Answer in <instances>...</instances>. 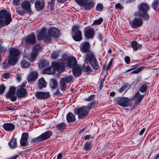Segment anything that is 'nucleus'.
Segmentation results:
<instances>
[{
	"instance_id": "nucleus-9",
	"label": "nucleus",
	"mask_w": 159,
	"mask_h": 159,
	"mask_svg": "<svg viewBox=\"0 0 159 159\" xmlns=\"http://www.w3.org/2000/svg\"><path fill=\"white\" fill-rule=\"evenodd\" d=\"M74 80L73 76L71 75L66 76L64 78L61 79L59 82L61 86V89L62 91H65L66 88V83H69L71 82H73Z\"/></svg>"
},
{
	"instance_id": "nucleus-58",
	"label": "nucleus",
	"mask_w": 159,
	"mask_h": 159,
	"mask_svg": "<svg viewBox=\"0 0 159 159\" xmlns=\"http://www.w3.org/2000/svg\"><path fill=\"white\" fill-rule=\"evenodd\" d=\"M93 137H92V136L91 135H87L84 136V140H86L90 139H93Z\"/></svg>"
},
{
	"instance_id": "nucleus-25",
	"label": "nucleus",
	"mask_w": 159,
	"mask_h": 159,
	"mask_svg": "<svg viewBox=\"0 0 159 159\" xmlns=\"http://www.w3.org/2000/svg\"><path fill=\"white\" fill-rule=\"evenodd\" d=\"M47 30L45 28L43 29L37 35V39L39 40H41L44 39L46 35Z\"/></svg>"
},
{
	"instance_id": "nucleus-55",
	"label": "nucleus",
	"mask_w": 159,
	"mask_h": 159,
	"mask_svg": "<svg viewBox=\"0 0 159 159\" xmlns=\"http://www.w3.org/2000/svg\"><path fill=\"white\" fill-rule=\"evenodd\" d=\"M104 80L103 78L101 79L100 81L99 88L100 89H101L103 86V84L104 82Z\"/></svg>"
},
{
	"instance_id": "nucleus-42",
	"label": "nucleus",
	"mask_w": 159,
	"mask_h": 159,
	"mask_svg": "<svg viewBox=\"0 0 159 159\" xmlns=\"http://www.w3.org/2000/svg\"><path fill=\"white\" fill-rule=\"evenodd\" d=\"M52 36L48 34V33L47 34L44 38L43 39L44 42L46 43H50L51 42Z\"/></svg>"
},
{
	"instance_id": "nucleus-4",
	"label": "nucleus",
	"mask_w": 159,
	"mask_h": 159,
	"mask_svg": "<svg viewBox=\"0 0 159 159\" xmlns=\"http://www.w3.org/2000/svg\"><path fill=\"white\" fill-rule=\"evenodd\" d=\"M113 100L115 103L123 107H130L132 105L131 100L127 97H117L114 98Z\"/></svg>"
},
{
	"instance_id": "nucleus-21",
	"label": "nucleus",
	"mask_w": 159,
	"mask_h": 159,
	"mask_svg": "<svg viewBox=\"0 0 159 159\" xmlns=\"http://www.w3.org/2000/svg\"><path fill=\"white\" fill-rule=\"evenodd\" d=\"M77 63L76 59L74 57H71L67 59V66L72 68L76 65Z\"/></svg>"
},
{
	"instance_id": "nucleus-32",
	"label": "nucleus",
	"mask_w": 159,
	"mask_h": 159,
	"mask_svg": "<svg viewBox=\"0 0 159 159\" xmlns=\"http://www.w3.org/2000/svg\"><path fill=\"white\" fill-rule=\"evenodd\" d=\"M47 83L43 78H41L39 80L38 86L39 89H41L46 86Z\"/></svg>"
},
{
	"instance_id": "nucleus-36",
	"label": "nucleus",
	"mask_w": 159,
	"mask_h": 159,
	"mask_svg": "<svg viewBox=\"0 0 159 159\" xmlns=\"http://www.w3.org/2000/svg\"><path fill=\"white\" fill-rule=\"evenodd\" d=\"M93 68L94 69H98L100 68V66L98 65V62L96 59L94 61L90 63Z\"/></svg>"
},
{
	"instance_id": "nucleus-44",
	"label": "nucleus",
	"mask_w": 159,
	"mask_h": 159,
	"mask_svg": "<svg viewBox=\"0 0 159 159\" xmlns=\"http://www.w3.org/2000/svg\"><path fill=\"white\" fill-rule=\"evenodd\" d=\"M91 143L90 141L86 142L84 145V148L85 150L89 151L90 150L91 147Z\"/></svg>"
},
{
	"instance_id": "nucleus-22",
	"label": "nucleus",
	"mask_w": 159,
	"mask_h": 159,
	"mask_svg": "<svg viewBox=\"0 0 159 159\" xmlns=\"http://www.w3.org/2000/svg\"><path fill=\"white\" fill-rule=\"evenodd\" d=\"M3 129L7 131H12L15 129V125L12 123H6L4 124L3 126Z\"/></svg>"
},
{
	"instance_id": "nucleus-5",
	"label": "nucleus",
	"mask_w": 159,
	"mask_h": 159,
	"mask_svg": "<svg viewBox=\"0 0 159 159\" xmlns=\"http://www.w3.org/2000/svg\"><path fill=\"white\" fill-rule=\"evenodd\" d=\"M20 52L18 49L11 48L9 52L8 63L12 65H15L17 61V57L20 55Z\"/></svg>"
},
{
	"instance_id": "nucleus-52",
	"label": "nucleus",
	"mask_w": 159,
	"mask_h": 159,
	"mask_svg": "<svg viewBox=\"0 0 159 159\" xmlns=\"http://www.w3.org/2000/svg\"><path fill=\"white\" fill-rule=\"evenodd\" d=\"M95 95L92 94L89 96L88 98L85 99V100L86 101H90L93 99L94 98Z\"/></svg>"
},
{
	"instance_id": "nucleus-51",
	"label": "nucleus",
	"mask_w": 159,
	"mask_h": 159,
	"mask_svg": "<svg viewBox=\"0 0 159 159\" xmlns=\"http://www.w3.org/2000/svg\"><path fill=\"white\" fill-rule=\"evenodd\" d=\"M58 55L57 52H54L51 54V57L52 59H56L58 57Z\"/></svg>"
},
{
	"instance_id": "nucleus-16",
	"label": "nucleus",
	"mask_w": 159,
	"mask_h": 159,
	"mask_svg": "<svg viewBox=\"0 0 159 159\" xmlns=\"http://www.w3.org/2000/svg\"><path fill=\"white\" fill-rule=\"evenodd\" d=\"M80 50L83 52H89L90 45L89 42H82L80 46Z\"/></svg>"
},
{
	"instance_id": "nucleus-20",
	"label": "nucleus",
	"mask_w": 159,
	"mask_h": 159,
	"mask_svg": "<svg viewBox=\"0 0 159 159\" xmlns=\"http://www.w3.org/2000/svg\"><path fill=\"white\" fill-rule=\"evenodd\" d=\"M26 43L29 44L33 45L36 43V39L35 34H34L28 36L25 39Z\"/></svg>"
},
{
	"instance_id": "nucleus-62",
	"label": "nucleus",
	"mask_w": 159,
	"mask_h": 159,
	"mask_svg": "<svg viewBox=\"0 0 159 159\" xmlns=\"http://www.w3.org/2000/svg\"><path fill=\"white\" fill-rule=\"evenodd\" d=\"M98 38L99 40L102 41V35L101 33H99L98 34Z\"/></svg>"
},
{
	"instance_id": "nucleus-46",
	"label": "nucleus",
	"mask_w": 159,
	"mask_h": 159,
	"mask_svg": "<svg viewBox=\"0 0 159 159\" xmlns=\"http://www.w3.org/2000/svg\"><path fill=\"white\" fill-rule=\"evenodd\" d=\"M41 48L42 47L39 44H36L34 47L33 51L38 53L41 50Z\"/></svg>"
},
{
	"instance_id": "nucleus-18",
	"label": "nucleus",
	"mask_w": 159,
	"mask_h": 159,
	"mask_svg": "<svg viewBox=\"0 0 159 159\" xmlns=\"http://www.w3.org/2000/svg\"><path fill=\"white\" fill-rule=\"evenodd\" d=\"M49 92H37L35 93V97L38 99H44L49 97Z\"/></svg>"
},
{
	"instance_id": "nucleus-13",
	"label": "nucleus",
	"mask_w": 159,
	"mask_h": 159,
	"mask_svg": "<svg viewBox=\"0 0 159 159\" xmlns=\"http://www.w3.org/2000/svg\"><path fill=\"white\" fill-rule=\"evenodd\" d=\"M27 92L26 89L23 87H19L18 88L16 92L17 97L19 98L25 97L27 94Z\"/></svg>"
},
{
	"instance_id": "nucleus-56",
	"label": "nucleus",
	"mask_w": 159,
	"mask_h": 159,
	"mask_svg": "<svg viewBox=\"0 0 159 159\" xmlns=\"http://www.w3.org/2000/svg\"><path fill=\"white\" fill-rule=\"evenodd\" d=\"M125 60L126 63L129 64L130 61V58L129 56H126L125 58Z\"/></svg>"
},
{
	"instance_id": "nucleus-11",
	"label": "nucleus",
	"mask_w": 159,
	"mask_h": 159,
	"mask_svg": "<svg viewBox=\"0 0 159 159\" xmlns=\"http://www.w3.org/2000/svg\"><path fill=\"white\" fill-rule=\"evenodd\" d=\"M29 137V134L27 133L24 132L22 134L20 141L21 147H26L29 145V142L28 140Z\"/></svg>"
},
{
	"instance_id": "nucleus-60",
	"label": "nucleus",
	"mask_w": 159,
	"mask_h": 159,
	"mask_svg": "<svg viewBox=\"0 0 159 159\" xmlns=\"http://www.w3.org/2000/svg\"><path fill=\"white\" fill-rule=\"evenodd\" d=\"M127 85H124L122 86L120 89V91L122 92L124 91L126 88Z\"/></svg>"
},
{
	"instance_id": "nucleus-63",
	"label": "nucleus",
	"mask_w": 159,
	"mask_h": 159,
	"mask_svg": "<svg viewBox=\"0 0 159 159\" xmlns=\"http://www.w3.org/2000/svg\"><path fill=\"white\" fill-rule=\"evenodd\" d=\"M62 154L61 153H59L58 154V155L57 156V159H61V158H62Z\"/></svg>"
},
{
	"instance_id": "nucleus-12",
	"label": "nucleus",
	"mask_w": 159,
	"mask_h": 159,
	"mask_svg": "<svg viewBox=\"0 0 159 159\" xmlns=\"http://www.w3.org/2000/svg\"><path fill=\"white\" fill-rule=\"evenodd\" d=\"M129 24L133 28H137L140 27L142 25L143 22L142 20L137 18H135L132 21L129 22Z\"/></svg>"
},
{
	"instance_id": "nucleus-49",
	"label": "nucleus",
	"mask_w": 159,
	"mask_h": 159,
	"mask_svg": "<svg viewBox=\"0 0 159 159\" xmlns=\"http://www.w3.org/2000/svg\"><path fill=\"white\" fill-rule=\"evenodd\" d=\"M147 88L148 86L146 84H144L141 87L140 89V91L141 93H144L146 91Z\"/></svg>"
},
{
	"instance_id": "nucleus-38",
	"label": "nucleus",
	"mask_w": 159,
	"mask_h": 159,
	"mask_svg": "<svg viewBox=\"0 0 159 159\" xmlns=\"http://www.w3.org/2000/svg\"><path fill=\"white\" fill-rule=\"evenodd\" d=\"M151 6L152 8L156 11L159 6V0H154Z\"/></svg>"
},
{
	"instance_id": "nucleus-19",
	"label": "nucleus",
	"mask_w": 159,
	"mask_h": 159,
	"mask_svg": "<svg viewBox=\"0 0 159 159\" xmlns=\"http://www.w3.org/2000/svg\"><path fill=\"white\" fill-rule=\"evenodd\" d=\"M48 34L52 37H57L59 35L60 31L58 28H51L48 31Z\"/></svg>"
},
{
	"instance_id": "nucleus-50",
	"label": "nucleus",
	"mask_w": 159,
	"mask_h": 159,
	"mask_svg": "<svg viewBox=\"0 0 159 159\" xmlns=\"http://www.w3.org/2000/svg\"><path fill=\"white\" fill-rule=\"evenodd\" d=\"M6 87L4 84H1L0 85V94L3 93Z\"/></svg>"
},
{
	"instance_id": "nucleus-30",
	"label": "nucleus",
	"mask_w": 159,
	"mask_h": 159,
	"mask_svg": "<svg viewBox=\"0 0 159 159\" xmlns=\"http://www.w3.org/2000/svg\"><path fill=\"white\" fill-rule=\"evenodd\" d=\"M66 124L65 122H62L57 125L55 127L60 132L63 131L66 128Z\"/></svg>"
},
{
	"instance_id": "nucleus-39",
	"label": "nucleus",
	"mask_w": 159,
	"mask_h": 159,
	"mask_svg": "<svg viewBox=\"0 0 159 159\" xmlns=\"http://www.w3.org/2000/svg\"><path fill=\"white\" fill-rule=\"evenodd\" d=\"M83 70L84 71L87 72H90L92 71V68L88 65V63H85L84 65Z\"/></svg>"
},
{
	"instance_id": "nucleus-48",
	"label": "nucleus",
	"mask_w": 159,
	"mask_h": 159,
	"mask_svg": "<svg viewBox=\"0 0 159 159\" xmlns=\"http://www.w3.org/2000/svg\"><path fill=\"white\" fill-rule=\"evenodd\" d=\"M47 62L45 60H42L39 61L40 67H43L46 66Z\"/></svg>"
},
{
	"instance_id": "nucleus-24",
	"label": "nucleus",
	"mask_w": 159,
	"mask_h": 159,
	"mask_svg": "<svg viewBox=\"0 0 159 159\" xmlns=\"http://www.w3.org/2000/svg\"><path fill=\"white\" fill-rule=\"evenodd\" d=\"M38 77V74L36 72L33 71L30 73L28 77L29 82L35 80Z\"/></svg>"
},
{
	"instance_id": "nucleus-54",
	"label": "nucleus",
	"mask_w": 159,
	"mask_h": 159,
	"mask_svg": "<svg viewBox=\"0 0 159 159\" xmlns=\"http://www.w3.org/2000/svg\"><path fill=\"white\" fill-rule=\"evenodd\" d=\"M115 7L116 9H122L123 8V6H122L120 3H117L116 4L115 6Z\"/></svg>"
},
{
	"instance_id": "nucleus-57",
	"label": "nucleus",
	"mask_w": 159,
	"mask_h": 159,
	"mask_svg": "<svg viewBox=\"0 0 159 159\" xmlns=\"http://www.w3.org/2000/svg\"><path fill=\"white\" fill-rule=\"evenodd\" d=\"M53 95H59L60 96L62 95V94L60 93V92L59 91V89L58 88L57 90V91L53 93Z\"/></svg>"
},
{
	"instance_id": "nucleus-29",
	"label": "nucleus",
	"mask_w": 159,
	"mask_h": 159,
	"mask_svg": "<svg viewBox=\"0 0 159 159\" xmlns=\"http://www.w3.org/2000/svg\"><path fill=\"white\" fill-rule=\"evenodd\" d=\"M66 118L67 121L69 123L73 122L76 120L75 116L70 112L67 114Z\"/></svg>"
},
{
	"instance_id": "nucleus-7",
	"label": "nucleus",
	"mask_w": 159,
	"mask_h": 159,
	"mask_svg": "<svg viewBox=\"0 0 159 159\" xmlns=\"http://www.w3.org/2000/svg\"><path fill=\"white\" fill-rule=\"evenodd\" d=\"M80 26L75 25L72 28V35L73 39L76 41H80L82 39L81 31L79 30Z\"/></svg>"
},
{
	"instance_id": "nucleus-64",
	"label": "nucleus",
	"mask_w": 159,
	"mask_h": 159,
	"mask_svg": "<svg viewBox=\"0 0 159 159\" xmlns=\"http://www.w3.org/2000/svg\"><path fill=\"white\" fill-rule=\"evenodd\" d=\"M19 156L18 155H16L7 159H16Z\"/></svg>"
},
{
	"instance_id": "nucleus-14",
	"label": "nucleus",
	"mask_w": 159,
	"mask_h": 159,
	"mask_svg": "<svg viewBox=\"0 0 159 159\" xmlns=\"http://www.w3.org/2000/svg\"><path fill=\"white\" fill-rule=\"evenodd\" d=\"M79 5L82 7H84V8L86 10L89 11L93 8L94 7V2L93 1H90L88 2H84L83 4H79Z\"/></svg>"
},
{
	"instance_id": "nucleus-23",
	"label": "nucleus",
	"mask_w": 159,
	"mask_h": 159,
	"mask_svg": "<svg viewBox=\"0 0 159 159\" xmlns=\"http://www.w3.org/2000/svg\"><path fill=\"white\" fill-rule=\"evenodd\" d=\"M94 54L92 52H89L86 55V60L88 61L90 63L96 59Z\"/></svg>"
},
{
	"instance_id": "nucleus-34",
	"label": "nucleus",
	"mask_w": 159,
	"mask_h": 159,
	"mask_svg": "<svg viewBox=\"0 0 159 159\" xmlns=\"http://www.w3.org/2000/svg\"><path fill=\"white\" fill-rule=\"evenodd\" d=\"M17 144L16 139L14 138H12L10 142L8 143V145L11 148H15Z\"/></svg>"
},
{
	"instance_id": "nucleus-6",
	"label": "nucleus",
	"mask_w": 159,
	"mask_h": 159,
	"mask_svg": "<svg viewBox=\"0 0 159 159\" xmlns=\"http://www.w3.org/2000/svg\"><path fill=\"white\" fill-rule=\"evenodd\" d=\"M52 134V132L48 130L43 133L35 138L33 139L30 141V143L33 144H37L39 143L46 140L48 139Z\"/></svg>"
},
{
	"instance_id": "nucleus-1",
	"label": "nucleus",
	"mask_w": 159,
	"mask_h": 159,
	"mask_svg": "<svg viewBox=\"0 0 159 159\" xmlns=\"http://www.w3.org/2000/svg\"><path fill=\"white\" fill-rule=\"evenodd\" d=\"M138 7L139 11L135 12V16L143 18L145 20H149V16L148 12L150 9L149 6L145 3L142 2L139 4Z\"/></svg>"
},
{
	"instance_id": "nucleus-53",
	"label": "nucleus",
	"mask_w": 159,
	"mask_h": 159,
	"mask_svg": "<svg viewBox=\"0 0 159 159\" xmlns=\"http://www.w3.org/2000/svg\"><path fill=\"white\" fill-rule=\"evenodd\" d=\"M142 70V69L141 68H138L137 69L135 70L132 72H131V73L132 74H137L140 72Z\"/></svg>"
},
{
	"instance_id": "nucleus-28",
	"label": "nucleus",
	"mask_w": 159,
	"mask_h": 159,
	"mask_svg": "<svg viewBox=\"0 0 159 159\" xmlns=\"http://www.w3.org/2000/svg\"><path fill=\"white\" fill-rule=\"evenodd\" d=\"M81 69L80 67L78 66L74 67L72 70L73 74L75 77L80 76L81 75Z\"/></svg>"
},
{
	"instance_id": "nucleus-33",
	"label": "nucleus",
	"mask_w": 159,
	"mask_h": 159,
	"mask_svg": "<svg viewBox=\"0 0 159 159\" xmlns=\"http://www.w3.org/2000/svg\"><path fill=\"white\" fill-rule=\"evenodd\" d=\"M131 45L133 50L135 51H137L139 48L140 49L142 47L141 45L138 43L136 41H132Z\"/></svg>"
},
{
	"instance_id": "nucleus-31",
	"label": "nucleus",
	"mask_w": 159,
	"mask_h": 159,
	"mask_svg": "<svg viewBox=\"0 0 159 159\" xmlns=\"http://www.w3.org/2000/svg\"><path fill=\"white\" fill-rule=\"evenodd\" d=\"M143 97V95H141L139 92L137 93L134 97L135 100V103H138L140 102Z\"/></svg>"
},
{
	"instance_id": "nucleus-17",
	"label": "nucleus",
	"mask_w": 159,
	"mask_h": 159,
	"mask_svg": "<svg viewBox=\"0 0 159 159\" xmlns=\"http://www.w3.org/2000/svg\"><path fill=\"white\" fill-rule=\"evenodd\" d=\"M94 31L91 28L87 29L84 32L85 38L87 39H93L94 38Z\"/></svg>"
},
{
	"instance_id": "nucleus-27",
	"label": "nucleus",
	"mask_w": 159,
	"mask_h": 159,
	"mask_svg": "<svg viewBox=\"0 0 159 159\" xmlns=\"http://www.w3.org/2000/svg\"><path fill=\"white\" fill-rule=\"evenodd\" d=\"M38 54V53L33 51L30 53V56L27 55V57H25L29 61L31 62H33L36 58Z\"/></svg>"
},
{
	"instance_id": "nucleus-3",
	"label": "nucleus",
	"mask_w": 159,
	"mask_h": 159,
	"mask_svg": "<svg viewBox=\"0 0 159 159\" xmlns=\"http://www.w3.org/2000/svg\"><path fill=\"white\" fill-rule=\"evenodd\" d=\"M11 13L5 10L0 11V27L8 25L12 21Z\"/></svg>"
},
{
	"instance_id": "nucleus-59",
	"label": "nucleus",
	"mask_w": 159,
	"mask_h": 159,
	"mask_svg": "<svg viewBox=\"0 0 159 159\" xmlns=\"http://www.w3.org/2000/svg\"><path fill=\"white\" fill-rule=\"evenodd\" d=\"M7 48L4 47H1L0 48V52H6Z\"/></svg>"
},
{
	"instance_id": "nucleus-37",
	"label": "nucleus",
	"mask_w": 159,
	"mask_h": 159,
	"mask_svg": "<svg viewBox=\"0 0 159 159\" xmlns=\"http://www.w3.org/2000/svg\"><path fill=\"white\" fill-rule=\"evenodd\" d=\"M16 11V12L21 16H23L25 13H27L26 11L25 10L21 7L17 8Z\"/></svg>"
},
{
	"instance_id": "nucleus-10",
	"label": "nucleus",
	"mask_w": 159,
	"mask_h": 159,
	"mask_svg": "<svg viewBox=\"0 0 159 159\" xmlns=\"http://www.w3.org/2000/svg\"><path fill=\"white\" fill-rule=\"evenodd\" d=\"M16 90L15 87H11L6 94L7 98L10 99L12 102H15L17 100V97L15 95Z\"/></svg>"
},
{
	"instance_id": "nucleus-41",
	"label": "nucleus",
	"mask_w": 159,
	"mask_h": 159,
	"mask_svg": "<svg viewBox=\"0 0 159 159\" xmlns=\"http://www.w3.org/2000/svg\"><path fill=\"white\" fill-rule=\"evenodd\" d=\"M30 65L29 62L25 60H23L21 62V66L24 68H27Z\"/></svg>"
},
{
	"instance_id": "nucleus-43",
	"label": "nucleus",
	"mask_w": 159,
	"mask_h": 159,
	"mask_svg": "<svg viewBox=\"0 0 159 159\" xmlns=\"http://www.w3.org/2000/svg\"><path fill=\"white\" fill-rule=\"evenodd\" d=\"M55 0H51L50 2H48V7L50 9V11H52L54 10V1Z\"/></svg>"
},
{
	"instance_id": "nucleus-40",
	"label": "nucleus",
	"mask_w": 159,
	"mask_h": 159,
	"mask_svg": "<svg viewBox=\"0 0 159 159\" xmlns=\"http://www.w3.org/2000/svg\"><path fill=\"white\" fill-rule=\"evenodd\" d=\"M96 102V101L93 100L91 101L87 106H86L87 107V110L89 112L91 109H93L94 108Z\"/></svg>"
},
{
	"instance_id": "nucleus-8",
	"label": "nucleus",
	"mask_w": 159,
	"mask_h": 159,
	"mask_svg": "<svg viewBox=\"0 0 159 159\" xmlns=\"http://www.w3.org/2000/svg\"><path fill=\"white\" fill-rule=\"evenodd\" d=\"M89 111L86 106H83L81 107L75 109L74 111L75 114H77L79 118H83L88 115Z\"/></svg>"
},
{
	"instance_id": "nucleus-35",
	"label": "nucleus",
	"mask_w": 159,
	"mask_h": 159,
	"mask_svg": "<svg viewBox=\"0 0 159 159\" xmlns=\"http://www.w3.org/2000/svg\"><path fill=\"white\" fill-rule=\"evenodd\" d=\"M49 84L51 88L53 89H54L57 87L58 83L55 79H52L51 80Z\"/></svg>"
},
{
	"instance_id": "nucleus-61",
	"label": "nucleus",
	"mask_w": 159,
	"mask_h": 159,
	"mask_svg": "<svg viewBox=\"0 0 159 159\" xmlns=\"http://www.w3.org/2000/svg\"><path fill=\"white\" fill-rule=\"evenodd\" d=\"M19 1L18 0H13V2L14 5L17 6L19 4Z\"/></svg>"
},
{
	"instance_id": "nucleus-47",
	"label": "nucleus",
	"mask_w": 159,
	"mask_h": 159,
	"mask_svg": "<svg viewBox=\"0 0 159 159\" xmlns=\"http://www.w3.org/2000/svg\"><path fill=\"white\" fill-rule=\"evenodd\" d=\"M103 7L102 4L99 3L97 5L96 9L98 11H101L103 10Z\"/></svg>"
},
{
	"instance_id": "nucleus-2",
	"label": "nucleus",
	"mask_w": 159,
	"mask_h": 159,
	"mask_svg": "<svg viewBox=\"0 0 159 159\" xmlns=\"http://www.w3.org/2000/svg\"><path fill=\"white\" fill-rule=\"evenodd\" d=\"M52 66L46 68L43 70L44 73L51 74L55 72L56 70L59 72H62L65 70V66L63 62H54L52 63Z\"/></svg>"
},
{
	"instance_id": "nucleus-26",
	"label": "nucleus",
	"mask_w": 159,
	"mask_h": 159,
	"mask_svg": "<svg viewBox=\"0 0 159 159\" xmlns=\"http://www.w3.org/2000/svg\"><path fill=\"white\" fill-rule=\"evenodd\" d=\"M36 9L38 11H40L43 9L44 6V3L39 1H36L34 3Z\"/></svg>"
},
{
	"instance_id": "nucleus-15",
	"label": "nucleus",
	"mask_w": 159,
	"mask_h": 159,
	"mask_svg": "<svg viewBox=\"0 0 159 159\" xmlns=\"http://www.w3.org/2000/svg\"><path fill=\"white\" fill-rule=\"evenodd\" d=\"M21 7L26 11L27 13L32 14L33 12L31 10V5L30 2L27 1L23 2L21 4Z\"/></svg>"
},
{
	"instance_id": "nucleus-45",
	"label": "nucleus",
	"mask_w": 159,
	"mask_h": 159,
	"mask_svg": "<svg viewBox=\"0 0 159 159\" xmlns=\"http://www.w3.org/2000/svg\"><path fill=\"white\" fill-rule=\"evenodd\" d=\"M103 21V19L101 17L99 19L94 20L92 24V25L100 24Z\"/></svg>"
}]
</instances>
